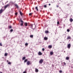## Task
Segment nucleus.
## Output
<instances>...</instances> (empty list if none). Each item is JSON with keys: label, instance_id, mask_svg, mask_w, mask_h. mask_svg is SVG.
Here are the masks:
<instances>
[{"label": "nucleus", "instance_id": "7c9ffc66", "mask_svg": "<svg viewBox=\"0 0 73 73\" xmlns=\"http://www.w3.org/2000/svg\"><path fill=\"white\" fill-rule=\"evenodd\" d=\"M32 13H30L29 14V16H31L32 15Z\"/></svg>", "mask_w": 73, "mask_h": 73}, {"label": "nucleus", "instance_id": "f8f14e48", "mask_svg": "<svg viewBox=\"0 0 73 73\" xmlns=\"http://www.w3.org/2000/svg\"><path fill=\"white\" fill-rule=\"evenodd\" d=\"M70 38H71V37H70V36H68L67 37V40H69V39H70Z\"/></svg>", "mask_w": 73, "mask_h": 73}, {"label": "nucleus", "instance_id": "37998d69", "mask_svg": "<svg viewBox=\"0 0 73 73\" xmlns=\"http://www.w3.org/2000/svg\"><path fill=\"white\" fill-rule=\"evenodd\" d=\"M61 43V42H60V43Z\"/></svg>", "mask_w": 73, "mask_h": 73}, {"label": "nucleus", "instance_id": "1a4fd4ad", "mask_svg": "<svg viewBox=\"0 0 73 73\" xmlns=\"http://www.w3.org/2000/svg\"><path fill=\"white\" fill-rule=\"evenodd\" d=\"M73 21V19H72V18H70V22H72Z\"/></svg>", "mask_w": 73, "mask_h": 73}, {"label": "nucleus", "instance_id": "9b49d317", "mask_svg": "<svg viewBox=\"0 0 73 73\" xmlns=\"http://www.w3.org/2000/svg\"><path fill=\"white\" fill-rule=\"evenodd\" d=\"M24 25H25V27H27V26H28V24L27 23H25Z\"/></svg>", "mask_w": 73, "mask_h": 73}, {"label": "nucleus", "instance_id": "58836bf2", "mask_svg": "<svg viewBox=\"0 0 73 73\" xmlns=\"http://www.w3.org/2000/svg\"><path fill=\"white\" fill-rule=\"evenodd\" d=\"M23 73H26V72H25V71L24 72H23Z\"/></svg>", "mask_w": 73, "mask_h": 73}, {"label": "nucleus", "instance_id": "c756f323", "mask_svg": "<svg viewBox=\"0 0 73 73\" xmlns=\"http://www.w3.org/2000/svg\"><path fill=\"white\" fill-rule=\"evenodd\" d=\"M59 72L60 73H62V70H60L59 71Z\"/></svg>", "mask_w": 73, "mask_h": 73}, {"label": "nucleus", "instance_id": "7ed1b4c3", "mask_svg": "<svg viewBox=\"0 0 73 73\" xmlns=\"http://www.w3.org/2000/svg\"><path fill=\"white\" fill-rule=\"evenodd\" d=\"M43 61H44V60L42 59H41L39 62L40 63V64H42V62H43Z\"/></svg>", "mask_w": 73, "mask_h": 73}, {"label": "nucleus", "instance_id": "f03ea898", "mask_svg": "<svg viewBox=\"0 0 73 73\" xmlns=\"http://www.w3.org/2000/svg\"><path fill=\"white\" fill-rule=\"evenodd\" d=\"M20 20L21 23V26H23V24H24V22L21 19H20Z\"/></svg>", "mask_w": 73, "mask_h": 73}, {"label": "nucleus", "instance_id": "c85d7f7f", "mask_svg": "<svg viewBox=\"0 0 73 73\" xmlns=\"http://www.w3.org/2000/svg\"><path fill=\"white\" fill-rule=\"evenodd\" d=\"M42 50L43 51H44V50H45V48H42Z\"/></svg>", "mask_w": 73, "mask_h": 73}, {"label": "nucleus", "instance_id": "5701e85b", "mask_svg": "<svg viewBox=\"0 0 73 73\" xmlns=\"http://www.w3.org/2000/svg\"><path fill=\"white\" fill-rule=\"evenodd\" d=\"M30 37L31 38H33V35H31Z\"/></svg>", "mask_w": 73, "mask_h": 73}, {"label": "nucleus", "instance_id": "a878e982", "mask_svg": "<svg viewBox=\"0 0 73 73\" xmlns=\"http://www.w3.org/2000/svg\"><path fill=\"white\" fill-rule=\"evenodd\" d=\"M67 31L69 32L70 31V30L69 29H68L67 30Z\"/></svg>", "mask_w": 73, "mask_h": 73}, {"label": "nucleus", "instance_id": "2f4dec72", "mask_svg": "<svg viewBox=\"0 0 73 73\" xmlns=\"http://www.w3.org/2000/svg\"><path fill=\"white\" fill-rule=\"evenodd\" d=\"M44 8H46V5H44Z\"/></svg>", "mask_w": 73, "mask_h": 73}, {"label": "nucleus", "instance_id": "473e14b6", "mask_svg": "<svg viewBox=\"0 0 73 73\" xmlns=\"http://www.w3.org/2000/svg\"><path fill=\"white\" fill-rule=\"evenodd\" d=\"M60 24V23L59 22V21L57 22V24Z\"/></svg>", "mask_w": 73, "mask_h": 73}, {"label": "nucleus", "instance_id": "f3484780", "mask_svg": "<svg viewBox=\"0 0 73 73\" xmlns=\"http://www.w3.org/2000/svg\"><path fill=\"white\" fill-rule=\"evenodd\" d=\"M20 13L21 16H23V13L21 11H19Z\"/></svg>", "mask_w": 73, "mask_h": 73}, {"label": "nucleus", "instance_id": "ea45409f", "mask_svg": "<svg viewBox=\"0 0 73 73\" xmlns=\"http://www.w3.org/2000/svg\"><path fill=\"white\" fill-rule=\"evenodd\" d=\"M48 5L49 6H50V4H48Z\"/></svg>", "mask_w": 73, "mask_h": 73}, {"label": "nucleus", "instance_id": "20e7f679", "mask_svg": "<svg viewBox=\"0 0 73 73\" xmlns=\"http://www.w3.org/2000/svg\"><path fill=\"white\" fill-rule=\"evenodd\" d=\"M71 46V44H68L67 45V48L68 49H70V48Z\"/></svg>", "mask_w": 73, "mask_h": 73}, {"label": "nucleus", "instance_id": "b1692460", "mask_svg": "<svg viewBox=\"0 0 73 73\" xmlns=\"http://www.w3.org/2000/svg\"><path fill=\"white\" fill-rule=\"evenodd\" d=\"M25 45L26 46H28V43H25Z\"/></svg>", "mask_w": 73, "mask_h": 73}, {"label": "nucleus", "instance_id": "c9c22d12", "mask_svg": "<svg viewBox=\"0 0 73 73\" xmlns=\"http://www.w3.org/2000/svg\"><path fill=\"white\" fill-rule=\"evenodd\" d=\"M0 46H2V44H1V43H0Z\"/></svg>", "mask_w": 73, "mask_h": 73}, {"label": "nucleus", "instance_id": "f257e3e1", "mask_svg": "<svg viewBox=\"0 0 73 73\" xmlns=\"http://www.w3.org/2000/svg\"><path fill=\"white\" fill-rule=\"evenodd\" d=\"M30 26L31 28H32L33 29H34L35 28H36V25H33L32 24H31L30 25Z\"/></svg>", "mask_w": 73, "mask_h": 73}, {"label": "nucleus", "instance_id": "6e6552de", "mask_svg": "<svg viewBox=\"0 0 73 73\" xmlns=\"http://www.w3.org/2000/svg\"><path fill=\"white\" fill-rule=\"evenodd\" d=\"M15 7H16L17 8H19V6H18V5H17V4H15Z\"/></svg>", "mask_w": 73, "mask_h": 73}, {"label": "nucleus", "instance_id": "e433bc0d", "mask_svg": "<svg viewBox=\"0 0 73 73\" xmlns=\"http://www.w3.org/2000/svg\"><path fill=\"white\" fill-rule=\"evenodd\" d=\"M15 15H17V13H15Z\"/></svg>", "mask_w": 73, "mask_h": 73}, {"label": "nucleus", "instance_id": "dca6fc26", "mask_svg": "<svg viewBox=\"0 0 73 73\" xmlns=\"http://www.w3.org/2000/svg\"><path fill=\"white\" fill-rule=\"evenodd\" d=\"M3 12V9H1L0 10V14H1V13H2V12Z\"/></svg>", "mask_w": 73, "mask_h": 73}, {"label": "nucleus", "instance_id": "a211bd4d", "mask_svg": "<svg viewBox=\"0 0 73 73\" xmlns=\"http://www.w3.org/2000/svg\"><path fill=\"white\" fill-rule=\"evenodd\" d=\"M45 33H48L49 31H46L45 32Z\"/></svg>", "mask_w": 73, "mask_h": 73}, {"label": "nucleus", "instance_id": "a19ab883", "mask_svg": "<svg viewBox=\"0 0 73 73\" xmlns=\"http://www.w3.org/2000/svg\"><path fill=\"white\" fill-rule=\"evenodd\" d=\"M0 73H3V72H0Z\"/></svg>", "mask_w": 73, "mask_h": 73}, {"label": "nucleus", "instance_id": "2eb2a0df", "mask_svg": "<svg viewBox=\"0 0 73 73\" xmlns=\"http://www.w3.org/2000/svg\"><path fill=\"white\" fill-rule=\"evenodd\" d=\"M48 48H52V46L51 45H49L48 46Z\"/></svg>", "mask_w": 73, "mask_h": 73}, {"label": "nucleus", "instance_id": "4c0bfd02", "mask_svg": "<svg viewBox=\"0 0 73 73\" xmlns=\"http://www.w3.org/2000/svg\"><path fill=\"white\" fill-rule=\"evenodd\" d=\"M59 7V6L58 5H57L56 7H57V8H58Z\"/></svg>", "mask_w": 73, "mask_h": 73}, {"label": "nucleus", "instance_id": "6ab92c4d", "mask_svg": "<svg viewBox=\"0 0 73 73\" xmlns=\"http://www.w3.org/2000/svg\"><path fill=\"white\" fill-rule=\"evenodd\" d=\"M35 9H36L37 11H38V7H35Z\"/></svg>", "mask_w": 73, "mask_h": 73}, {"label": "nucleus", "instance_id": "cd10ccee", "mask_svg": "<svg viewBox=\"0 0 73 73\" xmlns=\"http://www.w3.org/2000/svg\"><path fill=\"white\" fill-rule=\"evenodd\" d=\"M13 29H11V30H10V32H13Z\"/></svg>", "mask_w": 73, "mask_h": 73}, {"label": "nucleus", "instance_id": "4be33fe9", "mask_svg": "<svg viewBox=\"0 0 73 73\" xmlns=\"http://www.w3.org/2000/svg\"><path fill=\"white\" fill-rule=\"evenodd\" d=\"M27 61H28L27 59H25L24 61V63H25V62H27Z\"/></svg>", "mask_w": 73, "mask_h": 73}, {"label": "nucleus", "instance_id": "aec40b11", "mask_svg": "<svg viewBox=\"0 0 73 73\" xmlns=\"http://www.w3.org/2000/svg\"><path fill=\"white\" fill-rule=\"evenodd\" d=\"M66 60H68L69 59V57H67L66 58Z\"/></svg>", "mask_w": 73, "mask_h": 73}, {"label": "nucleus", "instance_id": "0eeeda50", "mask_svg": "<svg viewBox=\"0 0 73 73\" xmlns=\"http://www.w3.org/2000/svg\"><path fill=\"white\" fill-rule=\"evenodd\" d=\"M38 54L39 56H41L42 54V53L41 52L39 51L38 53Z\"/></svg>", "mask_w": 73, "mask_h": 73}, {"label": "nucleus", "instance_id": "39448f33", "mask_svg": "<svg viewBox=\"0 0 73 73\" xmlns=\"http://www.w3.org/2000/svg\"><path fill=\"white\" fill-rule=\"evenodd\" d=\"M9 6V5L7 4L4 7L5 9H6V8H7V7H8V6Z\"/></svg>", "mask_w": 73, "mask_h": 73}, {"label": "nucleus", "instance_id": "423d86ee", "mask_svg": "<svg viewBox=\"0 0 73 73\" xmlns=\"http://www.w3.org/2000/svg\"><path fill=\"white\" fill-rule=\"evenodd\" d=\"M31 63V62H30V61H29L27 62V65H30V64Z\"/></svg>", "mask_w": 73, "mask_h": 73}, {"label": "nucleus", "instance_id": "f704fd0d", "mask_svg": "<svg viewBox=\"0 0 73 73\" xmlns=\"http://www.w3.org/2000/svg\"><path fill=\"white\" fill-rule=\"evenodd\" d=\"M63 64H64V65H66V63H65V62H63Z\"/></svg>", "mask_w": 73, "mask_h": 73}, {"label": "nucleus", "instance_id": "9d476101", "mask_svg": "<svg viewBox=\"0 0 73 73\" xmlns=\"http://www.w3.org/2000/svg\"><path fill=\"white\" fill-rule=\"evenodd\" d=\"M35 71L36 72H38V70L36 68H35Z\"/></svg>", "mask_w": 73, "mask_h": 73}, {"label": "nucleus", "instance_id": "79ce46f5", "mask_svg": "<svg viewBox=\"0 0 73 73\" xmlns=\"http://www.w3.org/2000/svg\"><path fill=\"white\" fill-rule=\"evenodd\" d=\"M7 62H8V60H7Z\"/></svg>", "mask_w": 73, "mask_h": 73}, {"label": "nucleus", "instance_id": "ddd939ff", "mask_svg": "<svg viewBox=\"0 0 73 73\" xmlns=\"http://www.w3.org/2000/svg\"><path fill=\"white\" fill-rule=\"evenodd\" d=\"M48 39V37H44V40H47Z\"/></svg>", "mask_w": 73, "mask_h": 73}, {"label": "nucleus", "instance_id": "4468645a", "mask_svg": "<svg viewBox=\"0 0 73 73\" xmlns=\"http://www.w3.org/2000/svg\"><path fill=\"white\" fill-rule=\"evenodd\" d=\"M25 58H26V57L25 56H24L23 57L22 60H25Z\"/></svg>", "mask_w": 73, "mask_h": 73}, {"label": "nucleus", "instance_id": "412c9836", "mask_svg": "<svg viewBox=\"0 0 73 73\" xmlns=\"http://www.w3.org/2000/svg\"><path fill=\"white\" fill-rule=\"evenodd\" d=\"M53 54V52H50V55H52V54Z\"/></svg>", "mask_w": 73, "mask_h": 73}, {"label": "nucleus", "instance_id": "393cba45", "mask_svg": "<svg viewBox=\"0 0 73 73\" xmlns=\"http://www.w3.org/2000/svg\"><path fill=\"white\" fill-rule=\"evenodd\" d=\"M7 55H8V54H7V53H5V56H7Z\"/></svg>", "mask_w": 73, "mask_h": 73}, {"label": "nucleus", "instance_id": "72a5a7b5", "mask_svg": "<svg viewBox=\"0 0 73 73\" xmlns=\"http://www.w3.org/2000/svg\"><path fill=\"white\" fill-rule=\"evenodd\" d=\"M9 28H12V26H10L9 27Z\"/></svg>", "mask_w": 73, "mask_h": 73}, {"label": "nucleus", "instance_id": "bb28decb", "mask_svg": "<svg viewBox=\"0 0 73 73\" xmlns=\"http://www.w3.org/2000/svg\"><path fill=\"white\" fill-rule=\"evenodd\" d=\"M8 64H9V65H10L11 64V63L10 62H8Z\"/></svg>", "mask_w": 73, "mask_h": 73}]
</instances>
